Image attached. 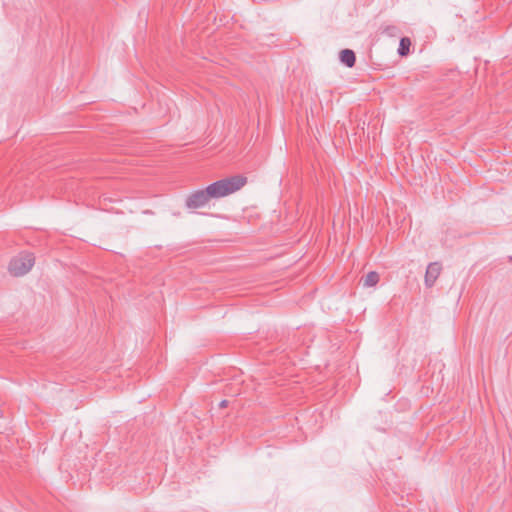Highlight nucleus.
I'll return each instance as SVG.
<instances>
[{
  "label": "nucleus",
  "mask_w": 512,
  "mask_h": 512,
  "mask_svg": "<svg viewBox=\"0 0 512 512\" xmlns=\"http://www.w3.org/2000/svg\"><path fill=\"white\" fill-rule=\"evenodd\" d=\"M340 60L347 67L351 68L355 65V53L350 49H344L340 52Z\"/></svg>",
  "instance_id": "39448f33"
},
{
  "label": "nucleus",
  "mask_w": 512,
  "mask_h": 512,
  "mask_svg": "<svg viewBox=\"0 0 512 512\" xmlns=\"http://www.w3.org/2000/svg\"><path fill=\"white\" fill-rule=\"evenodd\" d=\"M247 183V178L242 175H235L229 178L218 180L206 188L212 198H222L240 190Z\"/></svg>",
  "instance_id": "f257e3e1"
},
{
  "label": "nucleus",
  "mask_w": 512,
  "mask_h": 512,
  "mask_svg": "<svg viewBox=\"0 0 512 512\" xmlns=\"http://www.w3.org/2000/svg\"><path fill=\"white\" fill-rule=\"evenodd\" d=\"M379 274L375 271L369 272L364 278V286L366 287H374L379 282Z\"/></svg>",
  "instance_id": "423d86ee"
},
{
  "label": "nucleus",
  "mask_w": 512,
  "mask_h": 512,
  "mask_svg": "<svg viewBox=\"0 0 512 512\" xmlns=\"http://www.w3.org/2000/svg\"><path fill=\"white\" fill-rule=\"evenodd\" d=\"M410 46H411V41L408 37H403L401 40H400V44H399V48H398V53L401 55V56H406L409 54L410 52Z\"/></svg>",
  "instance_id": "0eeeda50"
},
{
  "label": "nucleus",
  "mask_w": 512,
  "mask_h": 512,
  "mask_svg": "<svg viewBox=\"0 0 512 512\" xmlns=\"http://www.w3.org/2000/svg\"><path fill=\"white\" fill-rule=\"evenodd\" d=\"M227 404H228L227 400H223V401L220 403V407H221V408H225V407H227Z\"/></svg>",
  "instance_id": "6e6552de"
},
{
  "label": "nucleus",
  "mask_w": 512,
  "mask_h": 512,
  "mask_svg": "<svg viewBox=\"0 0 512 512\" xmlns=\"http://www.w3.org/2000/svg\"><path fill=\"white\" fill-rule=\"evenodd\" d=\"M442 271V266L439 262L430 263L425 273V285L432 287L438 279Z\"/></svg>",
  "instance_id": "20e7f679"
},
{
  "label": "nucleus",
  "mask_w": 512,
  "mask_h": 512,
  "mask_svg": "<svg viewBox=\"0 0 512 512\" xmlns=\"http://www.w3.org/2000/svg\"><path fill=\"white\" fill-rule=\"evenodd\" d=\"M35 258L31 253H20L9 264V272L13 276H23L34 266Z\"/></svg>",
  "instance_id": "f03ea898"
},
{
  "label": "nucleus",
  "mask_w": 512,
  "mask_h": 512,
  "mask_svg": "<svg viewBox=\"0 0 512 512\" xmlns=\"http://www.w3.org/2000/svg\"><path fill=\"white\" fill-rule=\"evenodd\" d=\"M211 197L207 188L192 192L186 199V206L191 209H197L205 206Z\"/></svg>",
  "instance_id": "7ed1b4c3"
}]
</instances>
